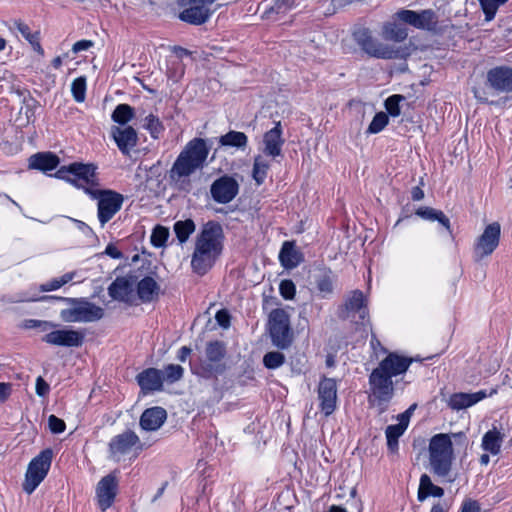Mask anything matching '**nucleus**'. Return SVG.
<instances>
[{"mask_svg": "<svg viewBox=\"0 0 512 512\" xmlns=\"http://www.w3.org/2000/svg\"><path fill=\"white\" fill-rule=\"evenodd\" d=\"M94 42L91 40H80L74 43L72 47V51L74 53H78L84 50H88L89 48L93 47Z\"/></svg>", "mask_w": 512, "mask_h": 512, "instance_id": "e2e57ef3", "label": "nucleus"}, {"mask_svg": "<svg viewBox=\"0 0 512 512\" xmlns=\"http://www.w3.org/2000/svg\"><path fill=\"white\" fill-rule=\"evenodd\" d=\"M485 85L495 94L512 93V67L495 66L486 73Z\"/></svg>", "mask_w": 512, "mask_h": 512, "instance_id": "2eb2a0df", "label": "nucleus"}, {"mask_svg": "<svg viewBox=\"0 0 512 512\" xmlns=\"http://www.w3.org/2000/svg\"><path fill=\"white\" fill-rule=\"evenodd\" d=\"M294 4V0H275V5L272 7V10H275L277 13L284 12L290 9Z\"/></svg>", "mask_w": 512, "mask_h": 512, "instance_id": "052dcab7", "label": "nucleus"}, {"mask_svg": "<svg viewBox=\"0 0 512 512\" xmlns=\"http://www.w3.org/2000/svg\"><path fill=\"white\" fill-rule=\"evenodd\" d=\"M270 166V161L265 159L264 156L257 155L254 157L252 177L257 185L264 183Z\"/></svg>", "mask_w": 512, "mask_h": 512, "instance_id": "4c0bfd02", "label": "nucleus"}, {"mask_svg": "<svg viewBox=\"0 0 512 512\" xmlns=\"http://www.w3.org/2000/svg\"><path fill=\"white\" fill-rule=\"evenodd\" d=\"M503 441L504 435L496 428H493L483 435L481 447L486 452L497 455L500 453Z\"/></svg>", "mask_w": 512, "mask_h": 512, "instance_id": "2f4dec72", "label": "nucleus"}, {"mask_svg": "<svg viewBox=\"0 0 512 512\" xmlns=\"http://www.w3.org/2000/svg\"><path fill=\"white\" fill-rule=\"evenodd\" d=\"M416 215L426 220L438 221L442 226H444L448 231H450V220L440 210L431 207H420L419 209H417Z\"/></svg>", "mask_w": 512, "mask_h": 512, "instance_id": "e433bc0d", "label": "nucleus"}, {"mask_svg": "<svg viewBox=\"0 0 512 512\" xmlns=\"http://www.w3.org/2000/svg\"><path fill=\"white\" fill-rule=\"evenodd\" d=\"M39 300H59L69 305V307L60 311L61 319L67 323H91L104 317V309L90 302L87 298L43 296Z\"/></svg>", "mask_w": 512, "mask_h": 512, "instance_id": "7ed1b4c3", "label": "nucleus"}, {"mask_svg": "<svg viewBox=\"0 0 512 512\" xmlns=\"http://www.w3.org/2000/svg\"><path fill=\"white\" fill-rule=\"evenodd\" d=\"M284 142L281 122L278 121L272 129L263 135V154L273 159L281 156Z\"/></svg>", "mask_w": 512, "mask_h": 512, "instance_id": "5701e85b", "label": "nucleus"}, {"mask_svg": "<svg viewBox=\"0 0 512 512\" xmlns=\"http://www.w3.org/2000/svg\"><path fill=\"white\" fill-rule=\"evenodd\" d=\"M226 353V346L222 341L208 342L205 347V357L200 359L198 370L195 373L204 378L223 374L227 369L223 362Z\"/></svg>", "mask_w": 512, "mask_h": 512, "instance_id": "0eeeda50", "label": "nucleus"}, {"mask_svg": "<svg viewBox=\"0 0 512 512\" xmlns=\"http://www.w3.org/2000/svg\"><path fill=\"white\" fill-rule=\"evenodd\" d=\"M215 319L223 328H228L230 326V315L226 310L218 311L216 313Z\"/></svg>", "mask_w": 512, "mask_h": 512, "instance_id": "13d9d810", "label": "nucleus"}, {"mask_svg": "<svg viewBox=\"0 0 512 512\" xmlns=\"http://www.w3.org/2000/svg\"><path fill=\"white\" fill-rule=\"evenodd\" d=\"M105 253L114 259H119L122 257V253L112 244H109L106 247Z\"/></svg>", "mask_w": 512, "mask_h": 512, "instance_id": "338daca9", "label": "nucleus"}, {"mask_svg": "<svg viewBox=\"0 0 512 512\" xmlns=\"http://www.w3.org/2000/svg\"><path fill=\"white\" fill-rule=\"evenodd\" d=\"M487 397V393L485 390H480L474 393H454L450 396L448 400V406L452 410H462L468 407L473 406L479 401L483 400Z\"/></svg>", "mask_w": 512, "mask_h": 512, "instance_id": "bb28decb", "label": "nucleus"}, {"mask_svg": "<svg viewBox=\"0 0 512 512\" xmlns=\"http://www.w3.org/2000/svg\"><path fill=\"white\" fill-rule=\"evenodd\" d=\"M473 95L476 100L482 104H495L493 101H489V93L486 88L483 87H473L472 89Z\"/></svg>", "mask_w": 512, "mask_h": 512, "instance_id": "5fc2aeb1", "label": "nucleus"}, {"mask_svg": "<svg viewBox=\"0 0 512 512\" xmlns=\"http://www.w3.org/2000/svg\"><path fill=\"white\" fill-rule=\"evenodd\" d=\"M195 229L196 225L192 219L176 221L173 226L175 235L181 244L185 243L189 239Z\"/></svg>", "mask_w": 512, "mask_h": 512, "instance_id": "58836bf2", "label": "nucleus"}, {"mask_svg": "<svg viewBox=\"0 0 512 512\" xmlns=\"http://www.w3.org/2000/svg\"><path fill=\"white\" fill-rule=\"evenodd\" d=\"M388 115L384 112L376 113L370 125L368 126L367 133L376 134L382 131L388 124Z\"/></svg>", "mask_w": 512, "mask_h": 512, "instance_id": "49530a36", "label": "nucleus"}, {"mask_svg": "<svg viewBox=\"0 0 512 512\" xmlns=\"http://www.w3.org/2000/svg\"><path fill=\"white\" fill-rule=\"evenodd\" d=\"M408 36V31L405 27L397 23H385L382 29V37L388 41L402 42Z\"/></svg>", "mask_w": 512, "mask_h": 512, "instance_id": "f704fd0d", "label": "nucleus"}, {"mask_svg": "<svg viewBox=\"0 0 512 512\" xmlns=\"http://www.w3.org/2000/svg\"><path fill=\"white\" fill-rule=\"evenodd\" d=\"M59 162V157L51 152H38L30 156L29 168L47 172L54 170Z\"/></svg>", "mask_w": 512, "mask_h": 512, "instance_id": "7c9ffc66", "label": "nucleus"}, {"mask_svg": "<svg viewBox=\"0 0 512 512\" xmlns=\"http://www.w3.org/2000/svg\"><path fill=\"white\" fill-rule=\"evenodd\" d=\"M481 8L485 14V20L491 21L499 8L495 0H479Z\"/></svg>", "mask_w": 512, "mask_h": 512, "instance_id": "603ef678", "label": "nucleus"}, {"mask_svg": "<svg viewBox=\"0 0 512 512\" xmlns=\"http://www.w3.org/2000/svg\"><path fill=\"white\" fill-rule=\"evenodd\" d=\"M58 324L46 321V320H37V319H27L24 322V327L27 329L38 328L42 332H47L51 329H55Z\"/></svg>", "mask_w": 512, "mask_h": 512, "instance_id": "8fccbe9b", "label": "nucleus"}, {"mask_svg": "<svg viewBox=\"0 0 512 512\" xmlns=\"http://www.w3.org/2000/svg\"><path fill=\"white\" fill-rule=\"evenodd\" d=\"M461 512H480V505L476 500L467 499L462 503Z\"/></svg>", "mask_w": 512, "mask_h": 512, "instance_id": "bf43d9fd", "label": "nucleus"}, {"mask_svg": "<svg viewBox=\"0 0 512 512\" xmlns=\"http://www.w3.org/2000/svg\"><path fill=\"white\" fill-rule=\"evenodd\" d=\"M160 290V285L151 276H146L137 283V295L142 303L158 300Z\"/></svg>", "mask_w": 512, "mask_h": 512, "instance_id": "cd10ccee", "label": "nucleus"}, {"mask_svg": "<svg viewBox=\"0 0 512 512\" xmlns=\"http://www.w3.org/2000/svg\"><path fill=\"white\" fill-rule=\"evenodd\" d=\"M279 291L284 299L291 300L295 296L296 286L292 280L284 279L280 282Z\"/></svg>", "mask_w": 512, "mask_h": 512, "instance_id": "3c124183", "label": "nucleus"}, {"mask_svg": "<svg viewBox=\"0 0 512 512\" xmlns=\"http://www.w3.org/2000/svg\"><path fill=\"white\" fill-rule=\"evenodd\" d=\"M71 92L76 102H83L86 96V78L81 76L74 79L71 84Z\"/></svg>", "mask_w": 512, "mask_h": 512, "instance_id": "37998d69", "label": "nucleus"}, {"mask_svg": "<svg viewBox=\"0 0 512 512\" xmlns=\"http://www.w3.org/2000/svg\"><path fill=\"white\" fill-rule=\"evenodd\" d=\"M14 25L21 35L30 43L33 50L43 55L44 50L40 44V32H31L30 27L21 20H14Z\"/></svg>", "mask_w": 512, "mask_h": 512, "instance_id": "72a5a7b5", "label": "nucleus"}, {"mask_svg": "<svg viewBox=\"0 0 512 512\" xmlns=\"http://www.w3.org/2000/svg\"><path fill=\"white\" fill-rule=\"evenodd\" d=\"M98 185H87L84 191L92 199L98 200V219L103 227L121 209L124 197L112 190L96 189Z\"/></svg>", "mask_w": 512, "mask_h": 512, "instance_id": "423d86ee", "label": "nucleus"}, {"mask_svg": "<svg viewBox=\"0 0 512 512\" xmlns=\"http://www.w3.org/2000/svg\"><path fill=\"white\" fill-rule=\"evenodd\" d=\"M397 18L417 29L432 31L437 26L436 13L431 9L416 12L408 9H401L396 13Z\"/></svg>", "mask_w": 512, "mask_h": 512, "instance_id": "dca6fc26", "label": "nucleus"}, {"mask_svg": "<svg viewBox=\"0 0 512 512\" xmlns=\"http://www.w3.org/2000/svg\"><path fill=\"white\" fill-rule=\"evenodd\" d=\"M404 432L405 426L403 424L387 426L385 434L389 452L396 453L398 451V439L403 435Z\"/></svg>", "mask_w": 512, "mask_h": 512, "instance_id": "ea45409f", "label": "nucleus"}, {"mask_svg": "<svg viewBox=\"0 0 512 512\" xmlns=\"http://www.w3.org/2000/svg\"><path fill=\"white\" fill-rule=\"evenodd\" d=\"M144 448L139 436L130 429L115 435L108 444L109 458L115 462L135 451L136 455Z\"/></svg>", "mask_w": 512, "mask_h": 512, "instance_id": "9b49d317", "label": "nucleus"}, {"mask_svg": "<svg viewBox=\"0 0 512 512\" xmlns=\"http://www.w3.org/2000/svg\"><path fill=\"white\" fill-rule=\"evenodd\" d=\"M53 451L50 448L42 450L28 465L23 490L31 494L44 480L50 469Z\"/></svg>", "mask_w": 512, "mask_h": 512, "instance_id": "1a4fd4ad", "label": "nucleus"}, {"mask_svg": "<svg viewBox=\"0 0 512 512\" xmlns=\"http://www.w3.org/2000/svg\"><path fill=\"white\" fill-rule=\"evenodd\" d=\"M162 371V378L163 382L166 381L167 383H175L182 379L184 375V369L182 366L178 364H169L164 367Z\"/></svg>", "mask_w": 512, "mask_h": 512, "instance_id": "79ce46f5", "label": "nucleus"}, {"mask_svg": "<svg viewBox=\"0 0 512 512\" xmlns=\"http://www.w3.org/2000/svg\"><path fill=\"white\" fill-rule=\"evenodd\" d=\"M61 287L59 281L57 278L47 282V283H44L40 286V289L41 291L43 292H48V291H53V290H57Z\"/></svg>", "mask_w": 512, "mask_h": 512, "instance_id": "69168bd1", "label": "nucleus"}, {"mask_svg": "<svg viewBox=\"0 0 512 512\" xmlns=\"http://www.w3.org/2000/svg\"><path fill=\"white\" fill-rule=\"evenodd\" d=\"M85 335L74 329L53 330L42 337V341L56 346L80 347L83 345Z\"/></svg>", "mask_w": 512, "mask_h": 512, "instance_id": "aec40b11", "label": "nucleus"}, {"mask_svg": "<svg viewBox=\"0 0 512 512\" xmlns=\"http://www.w3.org/2000/svg\"><path fill=\"white\" fill-rule=\"evenodd\" d=\"M191 348L183 346L178 351L177 359L181 362H185L187 357L191 354Z\"/></svg>", "mask_w": 512, "mask_h": 512, "instance_id": "774afa93", "label": "nucleus"}, {"mask_svg": "<svg viewBox=\"0 0 512 512\" xmlns=\"http://www.w3.org/2000/svg\"><path fill=\"white\" fill-rule=\"evenodd\" d=\"M269 331L272 343L275 346L281 349L290 346L292 341L290 319L285 310L277 308L270 312Z\"/></svg>", "mask_w": 512, "mask_h": 512, "instance_id": "f8f14e48", "label": "nucleus"}, {"mask_svg": "<svg viewBox=\"0 0 512 512\" xmlns=\"http://www.w3.org/2000/svg\"><path fill=\"white\" fill-rule=\"evenodd\" d=\"M145 129H147L151 135V137L157 139L159 134L164 131V126L159 120V118L153 114L148 115L145 118Z\"/></svg>", "mask_w": 512, "mask_h": 512, "instance_id": "a18cd8bd", "label": "nucleus"}, {"mask_svg": "<svg viewBox=\"0 0 512 512\" xmlns=\"http://www.w3.org/2000/svg\"><path fill=\"white\" fill-rule=\"evenodd\" d=\"M12 392V386L10 383L0 382V402L6 401Z\"/></svg>", "mask_w": 512, "mask_h": 512, "instance_id": "0e129e2a", "label": "nucleus"}, {"mask_svg": "<svg viewBox=\"0 0 512 512\" xmlns=\"http://www.w3.org/2000/svg\"><path fill=\"white\" fill-rule=\"evenodd\" d=\"M48 426L52 433L60 434L65 431V422L55 415H50L48 418Z\"/></svg>", "mask_w": 512, "mask_h": 512, "instance_id": "864d4df0", "label": "nucleus"}, {"mask_svg": "<svg viewBox=\"0 0 512 512\" xmlns=\"http://www.w3.org/2000/svg\"><path fill=\"white\" fill-rule=\"evenodd\" d=\"M134 284L135 281L132 277H116L108 287V294L113 300L132 304L134 298Z\"/></svg>", "mask_w": 512, "mask_h": 512, "instance_id": "4be33fe9", "label": "nucleus"}, {"mask_svg": "<svg viewBox=\"0 0 512 512\" xmlns=\"http://www.w3.org/2000/svg\"><path fill=\"white\" fill-rule=\"evenodd\" d=\"M239 192L238 182L231 176L224 175L216 179L210 187L214 201L220 204L231 202Z\"/></svg>", "mask_w": 512, "mask_h": 512, "instance_id": "6ab92c4d", "label": "nucleus"}, {"mask_svg": "<svg viewBox=\"0 0 512 512\" xmlns=\"http://www.w3.org/2000/svg\"><path fill=\"white\" fill-rule=\"evenodd\" d=\"M55 177L66 180L77 188L85 189L87 185H99L96 166L93 164L74 162L62 166L55 173Z\"/></svg>", "mask_w": 512, "mask_h": 512, "instance_id": "6e6552de", "label": "nucleus"}, {"mask_svg": "<svg viewBox=\"0 0 512 512\" xmlns=\"http://www.w3.org/2000/svg\"><path fill=\"white\" fill-rule=\"evenodd\" d=\"M169 237V230L161 225H157L151 235V243L155 247H162Z\"/></svg>", "mask_w": 512, "mask_h": 512, "instance_id": "de8ad7c7", "label": "nucleus"}, {"mask_svg": "<svg viewBox=\"0 0 512 512\" xmlns=\"http://www.w3.org/2000/svg\"><path fill=\"white\" fill-rule=\"evenodd\" d=\"M224 233L220 223L210 220L202 226L195 244L209 249L211 253L220 256L223 250Z\"/></svg>", "mask_w": 512, "mask_h": 512, "instance_id": "ddd939ff", "label": "nucleus"}, {"mask_svg": "<svg viewBox=\"0 0 512 512\" xmlns=\"http://www.w3.org/2000/svg\"><path fill=\"white\" fill-rule=\"evenodd\" d=\"M208 154L209 147L204 139H192L185 145L173 163L170 170V178L178 182L188 178L197 170L203 169Z\"/></svg>", "mask_w": 512, "mask_h": 512, "instance_id": "f03ea898", "label": "nucleus"}, {"mask_svg": "<svg viewBox=\"0 0 512 512\" xmlns=\"http://www.w3.org/2000/svg\"><path fill=\"white\" fill-rule=\"evenodd\" d=\"M428 451L431 471L441 478L449 476L454 460L450 435L444 433L434 435L430 439Z\"/></svg>", "mask_w": 512, "mask_h": 512, "instance_id": "39448f33", "label": "nucleus"}, {"mask_svg": "<svg viewBox=\"0 0 512 512\" xmlns=\"http://www.w3.org/2000/svg\"><path fill=\"white\" fill-rule=\"evenodd\" d=\"M315 285L321 298H330L334 292L335 275L329 268L319 269L315 275Z\"/></svg>", "mask_w": 512, "mask_h": 512, "instance_id": "c756f323", "label": "nucleus"}, {"mask_svg": "<svg viewBox=\"0 0 512 512\" xmlns=\"http://www.w3.org/2000/svg\"><path fill=\"white\" fill-rule=\"evenodd\" d=\"M416 406H417L416 404L411 405L406 411H404L403 413H401L398 416V419H399L398 424H403L405 426V429L408 427L410 417H411L413 411L415 410Z\"/></svg>", "mask_w": 512, "mask_h": 512, "instance_id": "680f3d73", "label": "nucleus"}, {"mask_svg": "<svg viewBox=\"0 0 512 512\" xmlns=\"http://www.w3.org/2000/svg\"><path fill=\"white\" fill-rule=\"evenodd\" d=\"M37 101L32 99V104L26 103L24 107L25 124L34 122L35 119V108Z\"/></svg>", "mask_w": 512, "mask_h": 512, "instance_id": "6e6d98bb", "label": "nucleus"}, {"mask_svg": "<svg viewBox=\"0 0 512 512\" xmlns=\"http://www.w3.org/2000/svg\"><path fill=\"white\" fill-rule=\"evenodd\" d=\"M219 143L222 146L245 149L248 143V138L243 132L231 130L220 137Z\"/></svg>", "mask_w": 512, "mask_h": 512, "instance_id": "c9c22d12", "label": "nucleus"}, {"mask_svg": "<svg viewBox=\"0 0 512 512\" xmlns=\"http://www.w3.org/2000/svg\"><path fill=\"white\" fill-rule=\"evenodd\" d=\"M117 471L104 476L96 486L97 503L102 511L112 506L118 491Z\"/></svg>", "mask_w": 512, "mask_h": 512, "instance_id": "f3484780", "label": "nucleus"}, {"mask_svg": "<svg viewBox=\"0 0 512 512\" xmlns=\"http://www.w3.org/2000/svg\"><path fill=\"white\" fill-rule=\"evenodd\" d=\"M501 235V226L498 222L487 225L483 233L477 238L474 245V257L476 261L489 256L498 247Z\"/></svg>", "mask_w": 512, "mask_h": 512, "instance_id": "4468645a", "label": "nucleus"}, {"mask_svg": "<svg viewBox=\"0 0 512 512\" xmlns=\"http://www.w3.org/2000/svg\"><path fill=\"white\" fill-rule=\"evenodd\" d=\"M281 265L286 269L296 268L303 261V254L292 241H285L279 253Z\"/></svg>", "mask_w": 512, "mask_h": 512, "instance_id": "c85d7f7f", "label": "nucleus"}, {"mask_svg": "<svg viewBox=\"0 0 512 512\" xmlns=\"http://www.w3.org/2000/svg\"><path fill=\"white\" fill-rule=\"evenodd\" d=\"M411 363V358L389 353L370 374V389L378 402L380 412L386 410L387 404L394 395L392 377L405 373Z\"/></svg>", "mask_w": 512, "mask_h": 512, "instance_id": "f257e3e1", "label": "nucleus"}, {"mask_svg": "<svg viewBox=\"0 0 512 512\" xmlns=\"http://www.w3.org/2000/svg\"><path fill=\"white\" fill-rule=\"evenodd\" d=\"M134 117V109L128 104H119L114 109L111 118L115 123L126 125Z\"/></svg>", "mask_w": 512, "mask_h": 512, "instance_id": "a19ab883", "label": "nucleus"}, {"mask_svg": "<svg viewBox=\"0 0 512 512\" xmlns=\"http://www.w3.org/2000/svg\"><path fill=\"white\" fill-rule=\"evenodd\" d=\"M111 137L123 155H129L138 143V134L131 126H112Z\"/></svg>", "mask_w": 512, "mask_h": 512, "instance_id": "412c9836", "label": "nucleus"}, {"mask_svg": "<svg viewBox=\"0 0 512 512\" xmlns=\"http://www.w3.org/2000/svg\"><path fill=\"white\" fill-rule=\"evenodd\" d=\"M285 362V356L279 351H271L264 355L263 364L268 369H277Z\"/></svg>", "mask_w": 512, "mask_h": 512, "instance_id": "c03bdc74", "label": "nucleus"}, {"mask_svg": "<svg viewBox=\"0 0 512 512\" xmlns=\"http://www.w3.org/2000/svg\"><path fill=\"white\" fill-rule=\"evenodd\" d=\"M357 45L370 57L377 59H406L411 55L410 45H389L372 36L367 28H359L353 33Z\"/></svg>", "mask_w": 512, "mask_h": 512, "instance_id": "20e7f679", "label": "nucleus"}, {"mask_svg": "<svg viewBox=\"0 0 512 512\" xmlns=\"http://www.w3.org/2000/svg\"><path fill=\"white\" fill-rule=\"evenodd\" d=\"M443 495V488L434 485L427 474L421 475L417 493V498L420 502H423L429 496L442 497Z\"/></svg>", "mask_w": 512, "mask_h": 512, "instance_id": "473e14b6", "label": "nucleus"}, {"mask_svg": "<svg viewBox=\"0 0 512 512\" xmlns=\"http://www.w3.org/2000/svg\"><path fill=\"white\" fill-rule=\"evenodd\" d=\"M50 387L48 383L39 376L36 379V393L38 396L44 397L49 393Z\"/></svg>", "mask_w": 512, "mask_h": 512, "instance_id": "4d7b16f0", "label": "nucleus"}, {"mask_svg": "<svg viewBox=\"0 0 512 512\" xmlns=\"http://www.w3.org/2000/svg\"><path fill=\"white\" fill-rule=\"evenodd\" d=\"M218 257L219 256L211 253L209 249H204L195 244L191 258L192 270L198 275H204L213 267Z\"/></svg>", "mask_w": 512, "mask_h": 512, "instance_id": "393cba45", "label": "nucleus"}, {"mask_svg": "<svg viewBox=\"0 0 512 512\" xmlns=\"http://www.w3.org/2000/svg\"><path fill=\"white\" fill-rule=\"evenodd\" d=\"M167 412L164 408L155 406L144 410L140 416V427L145 431H156L166 421Z\"/></svg>", "mask_w": 512, "mask_h": 512, "instance_id": "a878e982", "label": "nucleus"}, {"mask_svg": "<svg viewBox=\"0 0 512 512\" xmlns=\"http://www.w3.org/2000/svg\"><path fill=\"white\" fill-rule=\"evenodd\" d=\"M368 314L367 301L360 290H354L347 294L337 312L340 319L350 320L355 324H364Z\"/></svg>", "mask_w": 512, "mask_h": 512, "instance_id": "9d476101", "label": "nucleus"}, {"mask_svg": "<svg viewBox=\"0 0 512 512\" xmlns=\"http://www.w3.org/2000/svg\"><path fill=\"white\" fill-rule=\"evenodd\" d=\"M319 407L324 415L330 416L337 408V382L333 378L322 377L318 384Z\"/></svg>", "mask_w": 512, "mask_h": 512, "instance_id": "a211bd4d", "label": "nucleus"}, {"mask_svg": "<svg viewBox=\"0 0 512 512\" xmlns=\"http://www.w3.org/2000/svg\"><path fill=\"white\" fill-rule=\"evenodd\" d=\"M403 100H405V97L398 94L392 95L385 100V108L392 117L400 115L399 104Z\"/></svg>", "mask_w": 512, "mask_h": 512, "instance_id": "09e8293b", "label": "nucleus"}, {"mask_svg": "<svg viewBox=\"0 0 512 512\" xmlns=\"http://www.w3.org/2000/svg\"><path fill=\"white\" fill-rule=\"evenodd\" d=\"M137 383L144 394L163 389L162 371L156 368H147L136 377Z\"/></svg>", "mask_w": 512, "mask_h": 512, "instance_id": "b1692460", "label": "nucleus"}]
</instances>
